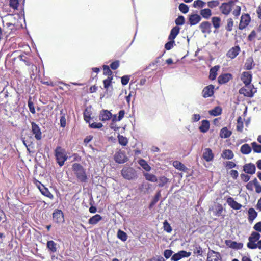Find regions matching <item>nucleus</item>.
I'll return each mask as SVG.
<instances>
[{
    "instance_id": "79ce46f5",
    "label": "nucleus",
    "mask_w": 261,
    "mask_h": 261,
    "mask_svg": "<svg viewBox=\"0 0 261 261\" xmlns=\"http://www.w3.org/2000/svg\"><path fill=\"white\" fill-rule=\"evenodd\" d=\"M252 147L253 151L256 153H260L261 152V145L258 144L256 142H253L251 144Z\"/></svg>"
},
{
    "instance_id": "a211bd4d",
    "label": "nucleus",
    "mask_w": 261,
    "mask_h": 261,
    "mask_svg": "<svg viewBox=\"0 0 261 261\" xmlns=\"http://www.w3.org/2000/svg\"><path fill=\"white\" fill-rule=\"evenodd\" d=\"M225 243L227 246L233 249H240L243 247V243H237L231 240H225Z\"/></svg>"
},
{
    "instance_id": "7ed1b4c3",
    "label": "nucleus",
    "mask_w": 261,
    "mask_h": 261,
    "mask_svg": "<svg viewBox=\"0 0 261 261\" xmlns=\"http://www.w3.org/2000/svg\"><path fill=\"white\" fill-rule=\"evenodd\" d=\"M121 174L123 178L129 180L137 178V172L132 167H124L121 170Z\"/></svg>"
},
{
    "instance_id": "a19ab883",
    "label": "nucleus",
    "mask_w": 261,
    "mask_h": 261,
    "mask_svg": "<svg viewBox=\"0 0 261 261\" xmlns=\"http://www.w3.org/2000/svg\"><path fill=\"white\" fill-rule=\"evenodd\" d=\"M260 238V234L256 232H252L251 236L249 238V241L251 242H257Z\"/></svg>"
},
{
    "instance_id": "774afa93",
    "label": "nucleus",
    "mask_w": 261,
    "mask_h": 261,
    "mask_svg": "<svg viewBox=\"0 0 261 261\" xmlns=\"http://www.w3.org/2000/svg\"><path fill=\"white\" fill-rule=\"evenodd\" d=\"M119 66V61H115L112 62L110 64V67L113 70H116V69H117L118 68Z\"/></svg>"
},
{
    "instance_id": "0eeeda50",
    "label": "nucleus",
    "mask_w": 261,
    "mask_h": 261,
    "mask_svg": "<svg viewBox=\"0 0 261 261\" xmlns=\"http://www.w3.org/2000/svg\"><path fill=\"white\" fill-rule=\"evenodd\" d=\"M250 21V17L249 14H245L242 15L239 28L240 30H243L249 23Z\"/></svg>"
},
{
    "instance_id": "49530a36",
    "label": "nucleus",
    "mask_w": 261,
    "mask_h": 261,
    "mask_svg": "<svg viewBox=\"0 0 261 261\" xmlns=\"http://www.w3.org/2000/svg\"><path fill=\"white\" fill-rule=\"evenodd\" d=\"M163 228L164 230L168 233H170L172 230L171 226L167 220L163 223Z\"/></svg>"
},
{
    "instance_id": "c9c22d12",
    "label": "nucleus",
    "mask_w": 261,
    "mask_h": 261,
    "mask_svg": "<svg viewBox=\"0 0 261 261\" xmlns=\"http://www.w3.org/2000/svg\"><path fill=\"white\" fill-rule=\"evenodd\" d=\"M201 16L205 18L208 19L212 15V11L210 9H204L200 11Z\"/></svg>"
},
{
    "instance_id": "6e6d98bb",
    "label": "nucleus",
    "mask_w": 261,
    "mask_h": 261,
    "mask_svg": "<svg viewBox=\"0 0 261 261\" xmlns=\"http://www.w3.org/2000/svg\"><path fill=\"white\" fill-rule=\"evenodd\" d=\"M102 124L101 123L99 122H93L92 123H89V126L92 128H100L102 127Z\"/></svg>"
},
{
    "instance_id": "9d476101",
    "label": "nucleus",
    "mask_w": 261,
    "mask_h": 261,
    "mask_svg": "<svg viewBox=\"0 0 261 261\" xmlns=\"http://www.w3.org/2000/svg\"><path fill=\"white\" fill-rule=\"evenodd\" d=\"M191 254V252H188L184 250L180 251L172 256L171 260L173 261H178L183 257H189Z\"/></svg>"
},
{
    "instance_id": "3c124183",
    "label": "nucleus",
    "mask_w": 261,
    "mask_h": 261,
    "mask_svg": "<svg viewBox=\"0 0 261 261\" xmlns=\"http://www.w3.org/2000/svg\"><path fill=\"white\" fill-rule=\"evenodd\" d=\"M233 25V21L232 18H229L227 20V24L226 26V30L229 32L231 31Z\"/></svg>"
},
{
    "instance_id": "6e6552de",
    "label": "nucleus",
    "mask_w": 261,
    "mask_h": 261,
    "mask_svg": "<svg viewBox=\"0 0 261 261\" xmlns=\"http://www.w3.org/2000/svg\"><path fill=\"white\" fill-rule=\"evenodd\" d=\"M38 184H37V186L39 189V191L41 192V194L45 196L52 199L54 198L53 195L49 192L48 189L46 188L43 185H42L40 182L37 181Z\"/></svg>"
},
{
    "instance_id": "680f3d73",
    "label": "nucleus",
    "mask_w": 261,
    "mask_h": 261,
    "mask_svg": "<svg viewBox=\"0 0 261 261\" xmlns=\"http://www.w3.org/2000/svg\"><path fill=\"white\" fill-rule=\"evenodd\" d=\"M60 125L62 127H65L66 126V119L65 116V114H64L63 116H62L60 118Z\"/></svg>"
},
{
    "instance_id": "c756f323",
    "label": "nucleus",
    "mask_w": 261,
    "mask_h": 261,
    "mask_svg": "<svg viewBox=\"0 0 261 261\" xmlns=\"http://www.w3.org/2000/svg\"><path fill=\"white\" fill-rule=\"evenodd\" d=\"M46 245L50 252L54 253L57 251V244L54 241L51 240L47 241Z\"/></svg>"
},
{
    "instance_id": "20e7f679",
    "label": "nucleus",
    "mask_w": 261,
    "mask_h": 261,
    "mask_svg": "<svg viewBox=\"0 0 261 261\" xmlns=\"http://www.w3.org/2000/svg\"><path fill=\"white\" fill-rule=\"evenodd\" d=\"M256 92V89L254 86L251 84L245 85L244 87L241 88L239 93L243 94L245 96L252 97L253 96L254 93Z\"/></svg>"
},
{
    "instance_id": "dca6fc26",
    "label": "nucleus",
    "mask_w": 261,
    "mask_h": 261,
    "mask_svg": "<svg viewBox=\"0 0 261 261\" xmlns=\"http://www.w3.org/2000/svg\"><path fill=\"white\" fill-rule=\"evenodd\" d=\"M99 119L102 121L110 120L112 117V114L107 110H102L99 114Z\"/></svg>"
},
{
    "instance_id": "bf43d9fd",
    "label": "nucleus",
    "mask_w": 261,
    "mask_h": 261,
    "mask_svg": "<svg viewBox=\"0 0 261 261\" xmlns=\"http://www.w3.org/2000/svg\"><path fill=\"white\" fill-rule=\"evenodd\" d=\"M256 242H251L249 241L247 243V247L251 249H256L257 248V243H255Z\"/></svg>"
},
{
    "instance_id": "6ab92c4d",
    "label": "nucleus",
    "mask_w": 261,
    "mask_h": 261,
    "mask_svg": "<svg viewBox=\"0 0 261 261\" xmlns=\"http://www.w3.org/2000/svg\"><path fill=\"white\" fill-rule=\"evenodd\" d=\"M255 166L252 163L246 164L243 166V171L247 174H253L255 173Z\"/></svg>"
},
{
    "instance_id": "4be33fe9",
    "label": "nucleus",
    "mask_w": 261,
    "mask_h": 261,
    "mask_svg": "<svg viewBox=\"0 0 261 261\" xmlns=\"http://www.w3.org/2000/svg\"><path fill=\"white\" fill-rule=\"evenodd\" d=\"M227 203L234 210H240L242 207V205L236 201L234 199L231 197L227 198Z\"/></svg>"
},
{
    "instance_id": "e433bc0d",
    "label": "nucleus",
    "mask_w": 261,
    "mask_h": 261,
    "mask_svg": "<svg viewBox=\"0 0 261 261\" xmlns=\"http://www.w3.org/2000/svg\"><path fill=\"white\" fill-rule=\"evenodd\" d=\"M222 113V109L220 107H216L214 109L209 111V114L214 116L220 115Z\"/></svg>"
},
{
    "instance_id": "39448f33",
    "label": "nucleus",
    "mask_w": 261,
    "mask_h": 261,
    "mask_svg": "<svg viewBox=\"0 0 261 261\" xmlns=\"http://www.w3.org/2000/svg\"><path fill=\"white\" fill-rule=\"evenodd\" d=\"M234 6V2L230 1L228 3H224L220 7V10L222 13L225 15H228L230 12L232 7Z\"/></svg>"
},
{
    "instance_id": "13d9d810",
    "label": "nucleus",
    "mask_w": 261,
    "mask_h": 261,
    "mask_svg": "<svg viewBox=\"0 0 261 261\" xmlns=\"http://www.w3.org/2000/svg\"><path fill=\"white\" fill-rule=\"evenodd\" d=\"M174 43V40H170L169 42L166 43L165 45V47L167 50H170L173 47V44Z\"/></svg>"
},
{
    "instance_id": "1a4fd4ad",
    "label": "nucleus",
    "mask_w": 261,
    "mask_h": 261,
    "mask_svg": "<svg viewBox=\"0 0 261 261\" xmlns=\"http://www.w3.org/2000/svg\"><path fill=\"white\" fill-rule=\"evenodd\" d=\"M54 221L57 223L64 222L63 213L61 210H55L53 214Z\"/></svg>"
},
{
    "instance_id": "69168bd1",
    "label": "nucleus",
    "mask_w": 261,
    "mask_h": 261,
    "mask_svg": "<svg viewBox=\"0 0 261 261\" xmlns=\"http://www.w3.org/2000/svg\"><path fill=\"white\" fill-rule=\"evenodd\" d=\"M173 253V251L171 250L167 249L164 251V255L167 259L170 258Z\"/></svg>"
},
{
    "instance_id": "f03ea898",
    "label": "nucleus",
    "mask_w": 261,
    "mask_h": 261,
    "mask_svg": "<svg viewBox=\"0 0 261 261\" xmlns=\"http://www.w3.org/2000/svg\"><path fill=\"white\" fill-rule=\"evenodd\" d=\"M55 155L57 162L60 167L64 165L65 162L68 159L65 150L60 146H58L56 148Z\"/></svg>"
},
{
    "instance_id": "052dcab7",
    "label": "nucleus",
    "mask_w": 261,
    "mask_h": 261,
    "mask_svg": "<svg viewBox=\"0 0 261 261\" xmlns=\"http://www.w3.org/2000/svg\"><path fill=\"white\" fill-rule=\"evenodd\" d=\"M104 88L108 89V87L111 85L112 81L111 79L108 77L107 79L103 80Z\"/></svg>"
},
{
    "instance_id": "f704fd0d",
    "label": "nucleus",
    "mask_w": 261,
    "mask_h": 261,
    "mask_svg": "<svg viewBox=\"0 0 261 261\" xmlns=\"http://www.w3.org/2000/svg\"><path fill=\"white\" fill-rule=\"evenodd\" d=\"M241 152L244 154H248L251 151V148L248 144L243 145L241 147Z\"/></svg>"
},
{
    "instance_id": "4468645a",
    "label": "nucleus",
    "mask_w": 261,
    "mask_h": 261,
    "mask_svg": "<svg viewBox=\"0 0 261 261\" xmlns=\"http://www.w3.org/2000/svg\"><path fill=\"white\" fill-rule=\"evenodd\" d=\"M240 51V48L239 46H235L230 48L227 53L226 56L227 57L233 59L235 58L239 54Z\"/></svg>"
},
{
    "instance_id": "e2e57ef3",
    "label": "nucleus",
    "mask_w": 261,
    "mask_h": 261,
    "mask_svg": "<svg viewBox=\"0 0 261 261\" xmlns=\"http://www.w3.org/2000/svg\"><path fill=\"white\" fill-rule=\"evenodd\" d=\"M129 81V76L128 75H124L121 77V83L123 85H126Z\"/></svg>"
},
{
    "instance_id": "f257e3e1",
    "label": "nucleus",
    "mask_w": 261,
    "mask_h": 261,
    "mask_svg": "<svg viewBox=\"0 0 261 261\" xmlns=\"http://www.w3.org/2000/svg\"><path fill=\"white\" fill-rule=\"evenodd\" d=\"M72 168L77 181L84 183L87 182L88 177L86 169L81 164L74 163L72 165Z\"/></svg>"
},
{
    "instance_id": "a878e982",
    "label": "nucleus",
    "mask_w": 261,
    "mask_h": 261,
    "mask_svg": "<svg viewBox=\"0 0 261 261\" xmlns=\"http://www.w3.org/2000/svg\"><path fill=\"white\" fill-rule=\"evenodd\" d=\"M249 222L252 223L257 216V213L253 208H250L248 211Z\"/></svg>"
},
{
    "instance_id": "473e14b6",
    "label": "nucleus",
    "mask_w": 261,
    "mask_h": 261,
    "mask_svg": "<svg viewBox=\"0 0 261 261\" xmlns=\"http://www.w3.org/2000/svg\"><path fill=\"white\" fill-rule=\"evenodd\" d=\"M193 253L198 256H202L203 251L200 245L197 244L193 245Z\"/></svg>"
},
{
    "instance_id": "37998d69",
    "label": "nucleus",
    "mask_w": 261,
    "mask_h": 261,
    "mask_svg": "<svg viewBox=\"0 0 261 261\" xmlns=\"http://www.w3.org/2000/svg\"><path fill=\"white\" fill-rule=\"evenodd\" d=\"M178 8L179 10L184 14L188 13L189 10V7L184 3L179 4Z\"/></svg>"
},
{
    "instance_id": "9b49d317",
    "label": "nucleus",
    "mask_w": 261,
    "mask_h": 261,
    "mask_svg": "<svg viewBox=\"0 0 261 261\" xmlns=\"http://www.w3.org/2000/svg\"><path fill=\"white\" fill-rule=\"evenodd\" d=\"M114 159L115 161L119 164L124 163L127 161V158L125 153L122 151L116 152L114 155Z\"/></svg>"
},
{
    "instance_id": "5fc2aeb1",
    "label": "nucleus",
    "mask_w": 261,
    "mask_h": 261,
    "mask_svg": "<svg viewBox=\"0 0 261 261\" xmlns=\"http://www.w3.org/2000/svg\"><path fill=\"white\" fill-rule=\"evenodd\" d=\"M19 5L18 0H10V6L14 9H17Z\"/></svg>"
},
{
    "instance_id": "58836bf2",
    "label": "nucleus",
    "mask_w": 261,
    "mask_h": 261,
    "mask_svg": "<svg viewBox=\"0 0 261 261\" xmlns=\"http://www.w3.org/2000/svg\"><path fill=\"white\" fill-rule=\"evenodd\" d=\"M144 176L145 177V179L147 180L151 181V182H156L158 181V178L156 176L153 174L148 173H144Z\"/></svg>"
},
{
    "instance_id": "2f4dec72",
    "label": "nucleus",
    "mask_w": 261,
    "mask_h": 261,
    "mask_svg": "<svg viewBox=\"0 0 261 261\" xmlns=\"http://www.w3.org/2000/svg\"><path fill=\"white\" fill-rule=\"evenodd\" d=\"M233 152L229 149L225 150L222 154V158L226 159H231L233 158Z\"/></svg>"
},
{
    "instance_id": "2eb2a0df",
    "label": "nucleus",
    "mask_w": 261,
    "mask_h": 261,
    "mask_svg": "<svg viewBox=\"0 0 261 261\" xmlns=\"http://www.w3.org/2000/svg\"><path fill=\"white\" fill-rule=\"evenodd\" d=\"M201 19V16L197 14H192L189 15L188 21L191 25H196Z\"/></svg>"
},
{
    "instance_id": "a18cd8bd",
    "label": "nucleus",
    "mask_w": 261,
    "mask_h": 261,
    "mask_svg": "<svg viewBox=\"0 0 261 261\" xmlns=\"http://www.w3.org/2000/svg\"><path fill=\"white\" fill-rule=\"evenodd\" d=\"M243 128V123L241 117L238 118L237 130L239 132H242Z\"/></svg>"
},
{
    "instance_id": "f3484780",
    "label": "nucleus",
    "mask_w": 261,
    "mask_h": 261,
    "mask_svg": "<svg viewBox=\"0 0 261 261\" xmlns=\"http://www.w3.org/2000/svg\"><path fill=\"white\" fill-rule=\"evenodd\" d=\"M203 33L210 34L211 32V24L208 21H203L199 26Z\"/></svg>"
},
{
    "instance_id": "603ef678",
    "label": "nucleus",
    "mask_w": 261,
    "mask_h": 261,
    "mask_svg": "<svg viewBox=\"0 0 261 261\" xmlns=\"http://www.w3.org/2000/svg\"><path fill=\"white\" fill-rule=\"evenodd\" d=\"M223 210L222 205L221 204H218L216 208V215L218 217L222 216Z\"/></svg>"
},
{
    "instance_id": "7c9ffc66",
    "label": "nucleus",
    "mask_w": 261,
    "mask_h": 261,
    "mask_svg": "<svg viewBox=\"0 0 261 261\" xmlns=\"http://www.w3.org/2000/svg\"><path fill=\"white\" fill-rule=\"evenodd\" d=\"M221 19L220 17L215 16L212 18V22L213 27L218 29L220 27Z\"/></svg>"
},
{
    "instance_id": "412c9836",
    "label": "nucleus",
    "mask_w": 261,
    "mask_h": 261,
    "mask_svg": "<svg viewBox=\"0 0 261 261\" xmlns=\"http://www.w3.org/2000/svg\"><path fill=\"white\" fill-rule=\"evenodd\" d=\"M214 154L210 148H205L203 150V158L207 162H210L214 159Z\"/></svg>"
},
{
    "instance_id": "8fccbe9b",
    "label": "nucleus",
    "mask_w": 261,
    "mask_h": 261,
    "mask_svg": "<svg viewBox=\"0 0 261 261\" xmlns=\"http://www.w3.org/2000/svg\"><path fill=\"white\" fill-rule=\"evenodd\" d=\"M185 17L182 16H179L175 20V22L177 25H181L185 23Z\"/></svg>"
},
{
    "instance_id": "4d7b16f0",
    "label": "nucleus",
    "mask_w": 261,
    "mask_h": 261,
    "mask_svg": "<svg viewBox=\"0 0 261 261\" xmlns=\"http://www.w3.org/2000/svg\"><path fill=\"white\" fill-rule=\"evenodd\" d=\"M28 106L29 108L30 111L32 114H35V109L34 107L33 102L30 99H29L28 102Z\"/></svg>"
},
{
    "instance_id": "864d4df0",
    "label": "nucleus",
    "mask_w": 261,
    "mask_h": 261,
    "mask_svg": "<svg viewBox=\"0 0 261 261\" xmlns=\"http://www.w3.org/2000/svg\"><path fill=\"white\" fill-rule=\"evenodd\" d=\"M103 74L107 75H111L112 74V72L110 70V67L108 65H103Z\"/></svg>"
},
{
    "instance_id": "393cba45",
    "label": "nucleus",
    "mask_w": 261,
    "mask_h": 261,
    "mask_svg": "<svg viewBox=\"0 0 261 261\" xmlns=\"http://www.w3.org/2000/svg\"><path fill=\"white\" fill-rule=\"evenodd\" d=\"M179 31L180 28L178 27L175 26L173 27L170 31V33L168 37V39L169 40H174L176 38L177 35L179 34Z\"/></svg>"
},
{
    "instance_id": "c03bdc74",
    "label": "nucleus",
    "mask_w": 261,
    "mask_h": 261,
    "mask_svg": "<svg viewBox=\"0 0 261 261\" xmlns=\"http://www.w3.org/2000/svg\"><path fill=\"white\" fill-rule=\"evenodd\" d=\"M169 179L165 176L160 177L159 179V186L160 187H164L168 181Z\"/></svg>"
},
{
    "instance_id": "0e129e2a",
    "label": "nucleus",
    "mask_w": 261,
    "mask_h": 261,
    "mask_svg": "<svg viewBox=\"0 0 261 261\" xmlns=\"http://www.w3.org/2000/svg\"><path fill=\"white\" fill-rule=\"evenodd\" d=\"M241 9L240 6H236L234 10L233 11V14L236 17L239 16L240 14Z\"/></svg>"
},
{
    "instance_id": "c85d7f7f",
    "label": "nucleus",
    "mask_w": 261,
    "mask_h": 261,
    "mask_svg": "<svg viewBox=\"0 0 261 261\" xmlns=\"http://www.w3.org/2000/svg\"><path fill=\"white\" fill-rule=\"evenodd\" d=\"M101 219L102 217L100 215L96 214L89 219L88 223L91 225H95Z\"/></svg>"
},
{
    "instance_id": "aec40b11",
    "label": "nucleus",
    "mask_w": 261,
    "mask_h": 261,
    "mask_svg": "<svg viewBox=\"0 0 261 261\" xmlns=\"http://www.w3.org/2000/svg\"><path fill=\"white\" fill-rule=\"evenodd\" d=\"M232 78L230 73H224L218 77V82L220 84H224L229 82Z\"/></svg>"
},
{
    "instance_id": "09e8293b",
    "label": "nucleus",
    "mask_w": 261,
    "mask_h": 261,
    "mask_svg": "<svg viewBox=\"0 0 261 261\" xmlns=\"http://www.w3.org/2000/svg\"><path fill=\"white\" fill-rule=\"evenodd\" d=\"M118 138L120 144L123 146H126L127 145L128 141L126 137H124L123 136L119 135Z\"/></svg>"
},
{
    "instance_id": "ea45409f",
    "label": "nucleus",
    "mask_w": 261,
    "mask_h": 261,
    "mask_svg": "<svg viewBox=\"0 0 261 261\" xmlns=\"http://www.w3.org/2000/svg\"><path fill=\"white\" fill-rule=\"evenodd\" d=\"M117 237L123 242L126 241L127 239V234L120 229H119L117 232Z\"/></svg>"
},
{
    "instance_id": "5701e85b",
    "label": "nucleus",
    "mask_w": 261,
    "mask_h": 261,
    "mask_svg": "<svg viewBox=\"0 0 261 261\" xmlns=\"http://www.w3.org/2000/svg\"><path fill=\"white\" fill-rule=\"evenodd\" d=\"M252 79V75L249 72H244L241 76V80L245 85L250 84Z\"/></svg>"
},
{
    "instance_id": "338daca9",
    "label": "nucleus",
    "mask_w": 261,
    "mask_h": 261,
    "mask_svg": "<svg viewBox=\"0 0 261 261\" xmlns=\"http://www.w3.org/2000/svg\"><path fill=\"white\" fill-rule=\"evenodd\" d=\"M219 2L218 1H213L208 2L207 3V5L210 8H214L217 7L219 5Z\"/></svg>"
},
{
    "instance_id": "ddd939ff",
    "label": "nucleus",
    "mask_w": 261,
    "mask_h": 261,
    "mask_svg": "<svg viewBox=\"0 0 261 261\" xmlns=\"http://www.w3.org/2000/svg\"><path fill=\"white\" fill-rule=\"evenodd\" d=\"M214 86L210 85L204 88L202 90V96L204 98L211 97L214 94Z\"/></svg>"
},
{
    "instance_id": "de8ad7c7",
    "label": "nucleus",
    "mask_w": 261,
    "mask_h": 261,
    "mask_svg": "<svg viewBox=\"0 0 261 261\" xmlns=\"http://www.w3.org/2000/svg\"><path fill=\"white\" fill-rule=\"evenodd\" d=\"M205 6V3L202 0H197L194 2L193 6L194 8H202Z\"/></svg>"
},
{
    "instance_id": "f8f14e48",
    "label": "nucleus",
    "mask_w": 261,
    "mask_h": 261,
    "mask_svg": "<svg viewBox=\"0 0 261 261\" xmlns=\"http://www.w3.org/2000/svg\"><path fill=\"white\" fill-rule=\"evenodd\" d=\"M220 258L221 256L219 252L210 250L207 253L206 261H218Z\"/></svg>"
},
{
    "instance_id": "72a5a7b5",
    "label": "nucleus",
    "mask_w": 261,
    "mask_h": 261,
    "mask_svg": "<svg viewBox=\"0 0 261 261\" xmlns=\"http://www.w3.org/2000/svg\"><path fill=\"white\" fill-rule=\"evenodd\" d=\"M139 164L146 171H149L151 170V167L148 164L147 162L143 159H140L138 161Z\"/></svg>"
},
{
    "instance_id": "bb28decb",
    "label": "nucleus",
    "mask_w": 261,
    "mask_h": 261,
    "mask_svg": "<svg viewBox=\"0 0 261 261\" xmlns=\"http://www.w3.org/2000/svg\"><path fill=\"white\" fill-rule=\"evenodd\" d=\"M173 166L177 169L186 172L188 169L183 164L178 161H174L173 163Z\"/></svg>"
},
{
    "instance_id": "b1692460",
    "label": "nucleus",
    "mask_w": 261,
    "mask_h": 261,
    "mask_svg": "<svg viewBox=\"0 0 261 261\" xmlns=\"http://www.w3.org/2000/svg\"><path fill=\"white\" fill-rule=\"evenodd\" d=\"M210 126L209 121L207 120H203L201 121V124L199 126V129L201 133H205L208 130Z\"/></svg>"
},
{
    "instance_id": "4c0bfd02",
    "label": "nucleus",
    "mask_w": 261,
    "mask_h": 261,
    "mask_svg": "<svg viewBox=\"0 0 261 261\" xmlns=\"http://www.w3.org/2000/svg\"><path fill=\"white\" fill-rule=\"evenodd\" d=\"M231 135V132L226 127H224L221 130L220 136L222 138H227Z\"/></svg>"
},
{
    "instance_id": "423d86ee",
    "label": "nucleus",
    "mask_w": 261,
    "mask_h": 261,
    "mask_svg": "<svg viewBox=\"0 0 261 261\" xmlns=\"http://www.w3.org/2000/svg\"><path fill=\"white\" fill-rule=\"evenodd\" d=\"M32 133L35 135L36 140H39L42 138V133L39 126L34 122H31Z\"/></svg>"
},
{
    "instance_id": "cd10ccee",
    "label": "nucleus",
    "mask_w": 261,
    "mask_h": 261,
    "mask_svg": "<svg viewBox=\"0 0 261 261\" xmlns=\"http://www.w3.org/2000/svg\"><path fill=\"white\" fill-rule=\"evenodd\" d=\"M220 68V66L218 65L212 67L210 71L209 77L211 80H214L216 79L217 75V71Z\"/></svg>"
}]
</instances>
